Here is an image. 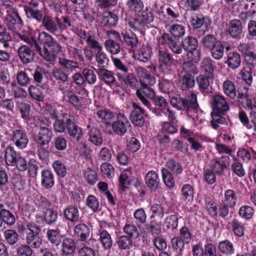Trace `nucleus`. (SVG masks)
Listing matches in <instances>:
<instances>
[{
    "instance_id": "f03ea898",
    "label": "nucleus",
    "mask_w": 256,
    "mask_h": 256,
    "mask_svg": "<svg viewBox=\"0 0 256 256\" xmlns=\"http://www.w3.org/2000/svg\"><path fill=\"white\" fill-rule=\"evenodd\" d=\"M104 125L106 128L104 129V131L106 134L110 135L114 133L119 136H122L126 134L130 124L124 115L119 114L117 116L116 120L112 124L109 122H106Z\"/></svg>"
},
{
    "instance_id": "39448f33",
    "label": "nucleus",
    "mask_w": 256,
    "mask_h": 256,
    "mask_svg": "<svg viewBox=\"0 0 256 256\" xmlns=\"http://www.w3.org/2000/svg\"><path fill=\"white\" fill-rule=\"evenodd\" d=\"M211 106L212 111L216 114H226L230 108L229 105L224 96L216 94L212 98Z\"/></svg>"
},
{
    "instance_id": "6e6552de",
    "label": "nucleus",
    "mask_w": 256,
    "mask_h": 256,
    "mask_svg": "<svg viewBox=\"0 0 256 256\" xmlns=\"http://www.w3.org/2000/svg\"><path fill=\"white\" fill-rule=\"evenodd\" d=\"M159 66L162 70H172L175 66L174 60L168 52L160 50L158 52Z\"/></svg>"
},
{
    "instance_id": "bb28decb",
    "label": "nucleus",
    "mask_w": 256,
    "mask_h": 256,
    "mask_svg": "<svg viewBox=\"0 0 256 256\" xmlns=\"http://www.w3.org/2000/svg\"><path fill=\"white\" fill-rule=\"evenodd\" d=\"M44 28L53 34L58 32V28L56 23L49 16H44L42 20L40 22Z\"/></svg>"
},
{
    "instance_id": "dca6fc26",
    "label": "nucleus",
    "mask_w": 256,
    "mask_h": 256,
    "mask_svg": "<svg viewBox=\"0 0 256 256\" xmlns=\"http://www.w3.org/2000/svg\"><path fill=\"white\" fill-rule=\"evenodd\" d=\"M145 182L151 191H156L159 188L160 184L158 174L153 170L148 172L145 176Z\"/></svg>"
},
{
    "instance_id": "774afa93",
    "label": "nucleus",
    "mask_w": 256,
    "mask_h": 256,
    "mask_svg": "<svg viewBox=\"0 0 256 256\" xmlns=\"http://www.w3.org/2000/svg\"><path fill=\"white\" fill-rule=\"evenodd\" d=\"M85 82L86 81L90 84H94L96 81V76L94 72L88 68H84L82 71Z\"/></svg>"
},
{
    "instance_id": "423d86ee",
    "label": "nucleus",
    "mask_w": 256,
    "mask_h": 256,
    "mask_svg": "<svg viewBox=\"0 0 256 256\" xmlns=\"http://www.w3.org/2000/svg\"><path fill=\"white\" fill-rule=\"evenodd\" d=\"M198 108L196 96L192 93L186 98H182L180 110L186 112L188 114L192 111H196Z\"/></svg>"
},
{
    "instance_id": "bf43d9fd",
    "label": "nucleus",
    "mask_w": 256,
    "mask_h": 256,
    "mask_svg": "<svg viewBox=\"0 0 256 256\" xmlns=\"http://www.w3.org/2000/svg\"><path fill=\"white\" fill-rule=\"evenodd\" d=\"M38 236L30 234H26V244L35 248H40L42 244V242Z\"/></svg>"
},
{
    "instance_id": "de8ad7c7",
    "label": "nucleus",
    "mask_w": 256,
    "mask_h": 256,
    "mask_svg": "<svg viewBox=\"0 0 256 256\" xmlns=\"http://www.w3.org/2000/svg\"><path fill=\"white\" fill-rule=\"evenodd\" d=\"M152 53V50L148 46L143 45L138 51V59L143 62H147L150 59Z\"/></svg>"
},
{
    "instance_id": "393cba45",
    "label": "nucleus",
    "mask_w": 256,
    "mask_h": 256,
    "mask_svg": "<svg viewBox=\"0 0 256 256\" xmlns=\"http://www.w3.org/2000/svg\"><path fill=\"white\" fill-rule=\"evenodd\" d=\"M241 63L240 55L236 52H230L227 55V60L225 64L232 69L238 68Z\"/></svg>"
},
{
    "instance_id": "4468645a",
    "label": "nucleus",
    "mask_w": 256,
    "mask_h": 256,
    "mask_svg": "<svg viewBox=\"0 0 256 256\" xmlns=\"http://www.w3.org/2000/svg\"><path fill=\"white\" fill-rule=\"evenodd\" d=\"M66 128L68 135L72 138H76L79 142L82 137V128L77 126L74 122L70 118L66 120Z\"/></svg>"
},
{
    "instance_id": "c756f323",
    "label": "nucleus",
    "mask_w": 256,
    "mask_h": 256,
    "mask_svg": "<svg viewBox=\"0 0 256 256\" xmlns=\"http://www.w3.org/2000/svg\"><path fill=\"white\" fill-rule=\"evenodd\" d=\"M24 10L26 18L30 20H34L37 22H40L44 18L43 12L42 9L34 10L28 8H24Z\"/></svg>"
},
{
    "instance_id": "9d476101",
    "label": "nucleus",
    "mask_w": 256,
    "mask_h": 256,
    "mask_svg": "<svg viewBox=\"0 0 256 256\" xmlns=\"http://www.w3.org/2000/svg\"><path fill=\"white\" fill-rule=\"evenodd\" d=\"M133 110L130 114L132 122L136 126L142 127L144 124V114L145 110L136 103L132 104Z\"/></svg>"
},
{
    "instance_id": "f257e3e1",
    "label": "nucleus",
    "mask_w": 256,
    "mask_h": 256,
    "mask_svg": "<svg viewBox=\"0 0 256 256\" xmlns=\"http://www.w3.org/2000/svg\"><path fill=\"white\" fill-rule=\"evenodd\" d=\"M38 38L43 45V50L39 44L38 49H34L47 62H54L56 58V54L62 52L61 46L50 34L45 32H40Z\"/></svg>"
},
{
    "instance_id": "13d9d810",
    "label": "nucleus",
    "mask_w": 256,
    "mask_h": 256,
    "mask_svg": "<svg viewBox=\"0 0 256 256\" xmlns=\"http://www.w3.org/2000/svg\"><path fill=\"white\" fill-rule=\"evenodd\" d=\"M166 166L168 170H171L173 173L176 175L180 174L183 168L181 164L174 159L169 160L166 163Z\"/></svg>"
},
{
    "instance_id": "603ef678",
    "label": "nucleus",
    "mask_w": 256,
    "mask_h": 256,
    "mask_svg": "<svg viewBox=\"0 0 256 256\" xmlns=\"http://www.w3.org/2000/svg\"><path fill=\"white\" fill-rule=\"evenodd\" d=\"M99 240L104 248L110 249L112 248V240L110 234L107 231L104 230L100 232Z\"/></svg>"
},
{
    "instance_id": "8fccbe9b",
    "label": "nucleus",
    "mask_w": 256,
    "mask_h": 256,
    "mask_svg": "<svg viewBox=\"0 0 256 256\" xmlns=\"http://www.w3.org/2000/svg\"><path fill=\"white\" fill-rule=\"evenodd\" d=\"M161 172L162 179L166 186L170 189L172 188L174 186V180L172 174L168 170L165 168H162Z\"/></svg>"
},
{
    "instance_id": "338daca9",
    "label": "nucleus",
    "mask_w": 256,
    "mask_h": 256,
    "mask_svg": "<svg viewBox=\"0 0 256 256\" xmlns=\"http://www.w3.org/2000/svg\"><path fill=\"white\" fill-rule=\"evenodd\" d=\"M225 201L230 207H234L236 202V196L232 190H228L224 193Z\"/></svg>"
},
{
    "instance_id": "5701e85b",
    "label": "nucleus",
    "mask_w": 256,
    "mask_h": 256,
    "mask_svg": "<svg viewBox=\"0 0 256 256\" xmlns=\"http://www.w3.org/2000/svg\"><path fill=\"white\" fill-rule=\"evenodd\" d=\"M90 228L84 224H77L74 228V232L81 241H85L90 235Z\"/></svg>"
},
{
    "instance_id": "412c9836",
    "label": "nucleus",
    "mask_w": 256,
    "mask_h": 256,
    "mask_svg": "<svg viewBox=\"0 0 256 256\" xmlns=\"http://www.w3.org/2000/svg\"><path fill=\"white\" fill-rule=\"evenodd\" d=\"M190 22L194 28H198L201 27L207 28L211 24V20L208 17L202 16H194L190 18Z\"/></svg>"
},
{
    "instance_id": "a211bd4d",
    "label": "nucleus",
    "mask_w": 256,
    "mask_h": 256,
    "mask_svg": "<svg viewBox=\"0 0 256 256\" xmlns=\"http://www.w3.org/2000/svg\"><path fill=\"white\" fill-rule=\"evenodd\" d=\"M101 24L104 27L111 28L115 26L118 22V18L114 12L110 11L103 12L100 16Z\"/></svg>"
},
{
    "instance_id": "c03bdc74",
    "label": "nucleus",
    "mask_w": 256,
    "mask_h": 256,
    "mask_svg": "<svg viewBox=\"0 0 256 256\" xmlns=\"http://www.w3.org/2000/svg\"><path fill=\"white\" fill-rule=\"evenodd\" d=\"M47 236L49 241L54 244L58 246L61 242L62 236L58 230H49L47 232Z\"/></svg>"
},
{
    "instance_id": "0eeeda50",
    "label": "nucleus",
    "mask_w": 256,
    "mask_h": 256,
    "mask_svg": "<svg viewBox=\"0 0 256 256\" xmlns=\"http://www.w3.org/2000/svg\"><path fill=\"white\" fill-rule=\"evenodd\" d=\"M160 42L162 45L167 46L175 54H181L182 52V44H178L169 34L164 32L160 39Z\"/></svg>"
},
{
    "instance_id": "5fc2aeb1",
    "label": "nucleus",
    "mask_w": 256,
    "mask_h": 256,
    "mask_svg": "<svg viewBox=\"0 0 256 256\" xmlns=\"http://www.w3.org/2000/svg\"><path fill=\"white\" fill-rule=\"evenodd\" d=\"M52 167L57 175L64 178L66 174V166L60 160H56L52 163Z\"/></svg>"
},
{
    "instance_id": "ea45409f",
    "label": "nucleus",
    "mask_w": 256,
    "mask_h": 256,
    "mask_svg": "<svg viewBox=\"0 0 256 256\" xmlns=\"http://www.w3.org/2000/svg\"><path fill=\"white\" fill-rule=\"evenodd\" d=\"M220 42L214 35L211 34L206 35L202 40L203 47L208 50Z\"/></svg>"
},
{
    "instance_id": "aec40b11",
    "label": "nucleus",
    "mask_w": 256,
    "mask_h": 256,
    "mask_svg": "<svg viewBox=\"0 0 256 256\" xmlns=\"http://www.w3.org/2000/svg\"><path fill=\"white\" fill-rule=\"evenodd\" d=\"M64 215L68 220L72 222H78L80 218V212L78 208L72 205L64 210Z\"/></svg>"
},
{
    "instance_id": "79ce46f5",
    "label": "nucleus",
    "mask_w": 256,
    "mask_h": 256,
    "mask_svg": "<svg viewBox=\"0 0 256 256\" xmlns=\"http://www.w3.org/2000/svg\"><path fill=\"white\" fill-rule=\"evenodd\" d=\"M96 61L100 68H104L108 66L110 60L107 54L100 50H98L96 54Z\"/></svg>"
},
{
    "instance_id": "2f4dec72",
    "label": "nucleus",
    "mask_w": 256,
    "mask_h": 256,
    "mask_svg": "<svg viewBox=\"0 0 256 256\" xmlns=\"http://www.w3.org/2000/svg\"><path fill=\"white\" fill-rule=\"evenodd\" d=\"M182 45L186 51L191 53L196 50L198 40L194 37L188 36L182 41Z\"/></svg>"
},
{
    "instance_id": "cd10ccee",
    "label": "nucleus",
    "mask_w": 256,
    "mask_h": 256,
    "mask_svg": "<svg viewBox=\"0 0 256 256\" xmlns=\"http://www.w3.org/2000/svg\"><path fill=\"white\" fill-rule=\"evenodd\" d=\"M212 78L207 75L206 76L200 75L196 78L198 84L201 92L206 94L211 92L212 88L210 86V79Z\"/></svg>"
},
{
    "instance_id": "6ab92c4d",
    "label": "nucleus",
    "mask_w": 256,
    "mask_h": 256,
    "mask_svg": "<svg viewBox=\"0 0 256 256\" xmlns=\"http://www.w3.org/2000/svg\"><path fill=\"white\" fill-rule=\"evenodd\" d=\"M136 72L140 78V84H149L150 86H153L156 83L155 78L152 76L145 68L141 66L136 67Z\"/></svg>"
},
{
    "instance_id": "4c0bfd02",
    "label": "nucleus",
    "mask_w": 256,
    "mask_h": 256,
    "mask_svg": "<svg viewBox=\"0 0 256 256\" xmlns=\"http://www.w3.org/2000/svg\"><path fill=\"white\" fill-rule=\"evenodd\" d=\"M224 46L222 42L218 43L216 46H214L208 50L210 52L211 56L216 60H220L222 58L224 54Z\"/></svg>"
},
{
    "instance_id": "e2e57ef3",
    "label": "nucleus",
    "mask_w": 256,
    "mask_h": 256,
    "mask_svg": "<svg viewBox=\"0 0 256 256\" xmlns=\"http://www.w3.org/2000/svg\"><path fill=\"white\" fill-rule=\"evenodd\" d=\"M52 143L55 148L60 151L64 150L67 146V141L62 136L56 137Z\"/></svg>"
},
{
    "instance_id": "3c124183",
    "label": "nucleus",
    "mask_w": 256,
    "mask_h": 256,
    "mask_svg": "<svg viewBox=\"0 0 256 256\" xmlns=\"http://www.w3.org/2000/svg\"><path fill=\"white\" fill-rule=\"evenodd\" d=\"M169 32L174 36V38H180L184 35L185 28L180 24H173L170 27Z\"/></svg>"
},
{
    "instance_id": "58836bf2",
    "label": "nucleus",
    "mask_w": 256,
    "mask_h": 256,
    "mask_svg": "<svg viewBox=\"0 0 256 256\" xmlns=\"http://www.w3.org/2000/svg\"><path fill=\"white\" fill-rule=\"evenodd\" d=\"M44 222L48 225L55 224L58 219V212L52 208H47L43 215Z\"/></svg>"
},
{
    "instance_id": "864d4df0",
    "label": "nucleus",
    "mask_w": 256,
    "mask_h": 256,
    "mask_svg": "<svg viewBox=\"0 0 256 256\" xmlns=\"http://www.w3.org/2000/svg\"><path fill=\"white\" fill-rule=\"evenodd\" d=\"M106 50L112 54H116L120 51V45L112 40H106L104 42Z\"/></svg>"
},
{
    "instance_id": "a18cd8bd",
    "label": "nucleus",
    "mask_w": 256,
    "mask_h": 256,
    "mask_svg": "<svg viewBox=\"0 0 256 256\" xmlns=\"http://www.w3.org/2000/svg\"><path fill=\"white\" fill-rule=\"evenodd\" d=\"M126 6L130 11L137 14L142 12L144 7L142 0H128Z\"/></svg>"
},
{
    "instance_id": "473e14b6",
    "label": "nucleus",
    "mask_w": 256,
    "mask_h": 256,
    "mask_svg": "<svg viewBox=\"0 0 256 256\" xmlns=\"http://www.w3.org/2000/svg\"><path fill=\"white\" fill-rule=\"evenodd\" d=\"M16 32L18 38L29 44L32 48L33 49L34 48H36L37 49L39 48L38 42L31 36L28 32L23 31L22 32Z\"/></svg>"
},
{
    "instance_id": "69168bd1",
    "label": "nucleus",
    "mask_w": 256,
    "mask_h": 256,
    "mask_svg": "<svg viewBox=\"0 0 256 256\" xmlns=\"http://www.w3.org/2000/svg\"><path fill=\"white\" fill-rule=\"evenodd\" d=\"M218 248L220 250L225 254H231L233 252V244L228 240L220 242Z\"/></svg>"
},
{
    "instance_id": "49530a36",
    "label": "nucleus",
    "mask_w": 256,
    "mask_h": 256,
    "mask_svg": "<svg viewBox=\"0 0 256 256\" xmlns=\"http://www.w3.org/2000/svg\"><path fill=\"white\" fill-rule=\"evenodd\" d=\"M123 230L130 238H136L140 233L136 226L133 224H126L123 228Z\"/></svg>"
},
{
    "instance_id": "1a4fd4ad",
    "label": "nucleus",
    "mask_w": 256,
    "mask_h": 256,
    "mask_svg": "<svg viewBox=\"0 0 256 256\" xmlns=\"http://www.w3.org/2000/svg\"><path fill=\"white\" fill-rule=\"evenodd\" d=\"M12 140L20 149L26 148L28 143V138L26 132L22 129L14 130L11 135Z\"/></svg>"
},
{
    "instance_id": "a19ab883",
    "label": "nucleus",
    "mask_w": 256,
    "mask_h": 256,
    "mask_svg": "<svg viewBox=\"0 0 256 256\" xmlns=\"http://www.w3.org/2000/svg\"><path fill=\"white\" fill-rule=\"evenodd\" d=\"M16 80L18 84L22 86H26L28 85L32 79L26 70H18L16 74Z\"/></svg>"
},
{
    "instance_id": "4be33fe9",
    "label": "nucleus",
    "mask_w": 256,
    "mask_h": 256,
    "mask_svg": "<svg viewBox=\"0 0 256 256\" xmlns=\"http://www.w3.org/2000/svg\"><path fill=\"white\" fill-rule=\"evenodd\" d=\"M43 86L39 85H30L28 88L30 96L32 100L38 102H42L44 98L43 92Z\"/></svg>"
},
{
    "instance_id": "680f3d73",
    "label": "nucleus",
    "mask_w": 256,
    "mask_h": 256,
    "mask_svg": "<svg viewBox=\"0 0 256 256\" xmlns=\"http://www.w3.org/2000/svg\"><path fill=\"white\" fill-rule=\"evenodd\" d=\"M237 100L240 104L246 110L252 102V100L250 98L246 92H238L237 96Z\"/></svg>"
},
{
    "instance_id": "2eb2a0df",
    "label": "nucleus",
    "mask_w": 256,
    "mask_h": 256,
    "mask_svg": "<svg viewBox=\"0 0 256 256\" xmlns=\"http://www.w3.org/2000/svg\"><path fill=\"white\" fill-rule=\"evenodd\" d=\"M96 74L99 79L106 85L112 86L116 84L113 72L104 68H98Z\"/></svg>"
},
{
    "instance_id": "c9c22d12",
    "label": "nucleus",
    "mask_w": 256,
    "mask_h": 256,
    "mask_svg": "<svg viewBox=\"0 0 256 256\" xmlns=\"http://www.w3.org/2000/svg\"><path fill=\"white\" fill-rule=\"evenodd\" d=\"M145 226L147 232L152 236L158 235L162 232L161 222L154 220H152L150 224H146Z\"/></svg>"
},
{
    "instance_id": "f3484780",
    "label": "nucleus",
    "mask_w": 256,
    "mask_h": 256,
    "mask_svg": "<svg viewBox=\"0 0 256 256\" xmlns=\"http://www.w3.org/2000/svg\"><path fill=\"white\" fill-rule=\"evenodd\" d=\"M242 24L240 20L234 19L230 21L228 32L232 38H240L242 34Z\"/></svg>"
},
{
    "instance_id": "37998d69",
    "label": "nucleus",
    "mask_w": 256,
    "mask_h": 256,
    "mask_svg": "<svg viewBox=\"0 0 256 256\" xmlns=\"http://www.w3.org/2000/svg\"><path fill=\"white\" fill-rule=\"evenodd\" d=\"M149 84H141L142 87L136 90V96H143L148 97L152 100L156 95L154 90L148 87Z\"/></svg>"
},
{
    "instance_id": "0e129e2a",
    "label": "nucleus",
    "mask_w": 256,
    "mask_h": 256,
    "mask_svg": "<svg viewBox=\"0 0 256 256\" xmlns=\"http://www.w3.org/2000/svg\"><path fill=\"white\" fill-rule=\"evenodd\" d=\"M46 73V72L44 68L39 66H36L32 74L34 81L36 83H42Z\"/></svg>"
},
{
    "instance_id": "20e7f679",
    "label": "nucleus",
    "mask_w": 256,
    "mask_h": 256,
    "mask_svg": "<svg viewBox=\"0 0 256 256\" xmlns=\"http://www.w3.org/2000/svg\"><path fill=\"white\" fill-rule=\"evenodd\" d=\"M4 23L8 29L14 32H18L24 26V22L17 11L9 13L5 18Z\"/></svg>"
},
{
    "instance_id": "72a5a7b5",
    "label": "nucleus",
    "mask_w": 256,
    "mask_h": 256,
    "mask_svg": "<svg viewBox=\"0 0 256 256\" xmlns=\"http://www.w3.org/2000/svg\"><path fill=\"white\" fill-rule=\"evenodd\" d=\"M116 244L118 248L121 250H130L132 246V240L127 236H118Z\"/></svg>"
},
{
    "instance_id": "a878e982",
    "label": "nucleus",
    "mask_w": 256,
    "mask_h": 256,
    "mask_svg": "<svg viewBox=\"0 0 256 256\" xmlns=\"http://www.w3.org/2000/svg\"><path fill=\"white\" fill-rule=\"evenodd\" d=\"M116 76L118 80L121 81L125 84L128 85L132 88L136 87L138 84V80L134 75L132 74H123L117 72Z\"/></svg>"
},
{
    "instance_id": "ddd939ff",
    "label": "nucleus",
    "mask_w": 256,
    "mask_h": 256,
    "mask_svg": "<svg viewBox=\"0 0 256 256\" xmlns=\"http://www.w3.org/2000/svg\"><path fill=\"white\" fill-rule=\"evenodd\" d=\"M53 136V133L50 129L40 126L38 134L36 136V141L40 146H44L48 144Z\"/></svg>"
},
{
    "instance_id": "f8f14e48",
    "label": "nucleus",
    "mask_w": 256,
    "mask_h": 256,
    "mask_svg": "<svg viewBox=\"0 0 256 256\" xmlns=\"http://www.w3.org/2000/svg\"><path fill=\"white\" fill-rule=\"evenodd\" d=\"M36 51L31 46L26 45H22L18 50V57L23 64H28L34 61Z\"/></svg>"
},
{
    "instance_id": "e433bc0d",
    "label": "nucleus",
    "mask_w": 256,
    "mask_h": 256,
    "mask_svg": "<svg viewBox=\"0 0 256 256\" xmlns=\"http://www.w3.org/2000/svg\"><path fill=\"white\" fill-rule=\"evenodd\" d=\"M222 87L224 93L232 99L236 96V87L232 81L229 80L224 81Z\"/></svg>"
},
{
    "instance_id": "c85d7f7f",
    "label": "nucleus",
    "mask_w": 256,
    "mask_h": 256,
    "mask_svg": "<svg viewBox=\"0 0 256 256\" xmlns=\"http://www.w3.org/2000/svg\"><path fill=\"white\" fill-rule=\"evenodd\" d=\"M215 62L209 57L205 58L201 63L202 70L206 75L210 77L213 76Z\"/></svg>"
},
{
    "instance_id": "4d7b16f0",
    "label": "nucleus",
    "mask_w": 256,
    "mask_h": 256,
    "mask_svg": "<svg viewBox=\"0 0 256 256\" xmlns=\"http://www.w3.org/2000/svg\"><path fill=\"white\" fill-rule=\"evenodd\" d=\"M225 114H216L214 112H211L212 120L211 124L212 128L217 130L219 128V124H224L226 122V118L222 116Z\"/></svg>"
},
{
    "instance_id": "7ed1b4c3",
    "label": "nucleus",
    "mask_w": 256,
    "mask_h": 256,
    "mask_svg": "<svg viewBox=\"0 0 256 256\" xmlns=\"http://www.w3.org/2000/svg\"><path fill=\"white\" fill-rule=\"evenodd\" d=\"M4 157L7 164L16 166L20 171L24 172L28 168V164L26 159L17 154L12 146L6 148Z\"/></svg>"
},
{
    "instance_id": "6e6d98bb",
    "label": "nucleus",
    "mask_w": 256,
    "mask_h": 256,
    "mask_svg": "<svg viewBox=\"0 0 256 256\" xmlns=\"http://www.w3.org/2000/svg\"><path fill=\"white\" fill-rule=\"evenodd\" d=\"M182 198L188 202H191L194 198V190L192 186L188 184L184 185L182 189Z\"/></svg>"
},
{
    "instance_id": "9b49d317",
    "label": "nucleus",
    "mask_w": 256,
    "mask_h": 256,
    "mask_svg": "<svg viewBox=\"0 0 256 256\" xmlns=\"http://www.w3.org/2000/svg\"><path fill=\"white\" fill-rule=\"evenodd\" d=\"M117 38H120L121 36L122 39L120 40L123 44L130 48L133 50L136 48L138 44V40L136 34L129 30L121 33V36L118 33H116Z\"/></svg>"
},
{
    "instance_id": "052dcab7",
    "label": "nucleus",
    "mask_w": 256,
    "mask_h": 256,
    "mask_svg": "<svg viewBox=\"0 0 256 256\" xmlns=\"http://www.w3.org/2000/svg\"><path fill=\"white\" fill-rule=\"evenodd\" d=\"M4 236L6 242L11 245L15 244L18 240V233L13 230H6L4 232Z\"/></svg>"
},
{
    "instance_id": "b1692460",
    "label": "nucleus",
    "mask_w": 256,
    "mask_h": 256,
    "mask_svg": "<svg viewBox=\"0 0 256 256\" xmlns=\"http://www.w3.org/2000/svg\"><path fill=\"white\" fill-rule=\"evenodd\" d=\"M42 185L46 189L52 188L54 184V176L53 172L48 170L42 172Z\"/></svg>"
},
{
    "instance_id": "f704fd0d",
    "label": "nucleus",
    "mask_w": 256,
    "mask_h": 256,
    "mask_svg": "<svg viewBox=\"0 0 256 256\" xmlns=\"http://www.w3.org/2000/svg\"><path fill=\"white\" fill-rule=\"evenodd\" d=\"M88 134L90 140L94 144L100 146L102 144L103 140L102 134L98 128L95 127L92 128Z\"/></svg>"
},
{
    "instance_id": "7c9ffc66",
    "label": "nucleus",
    "mask_w": 256,
    "mask_h": 256,
    "mask_svg": "<svg viewBox=\"0 0 256 256\" xmlns=\"http://www.w3.org/2000/svg\"><path fill=\"white\" fill-rule=\"evenodd\" d=\"M62 245V252L65 256L72 255L74 252L76 248V242L72 238H64Z\"/></svg>"
},
{
    "instance_id": "09e8293b",
    "label": "nucleus",
    "mask_w": 256,
    "mask_h": 256,
    "mask_svg": "<svg viewBox=\"0 0 256 256\" xmlns=\"http://www.w3.org/2000/svg\"><path fill=\"white\" fill-rule=\"evenodd\" d=\"M17 108L20 112L21 117L26 121H28L30 120V106L26 102H20L18 104Z\"/></svg>"
}]
</instances>
